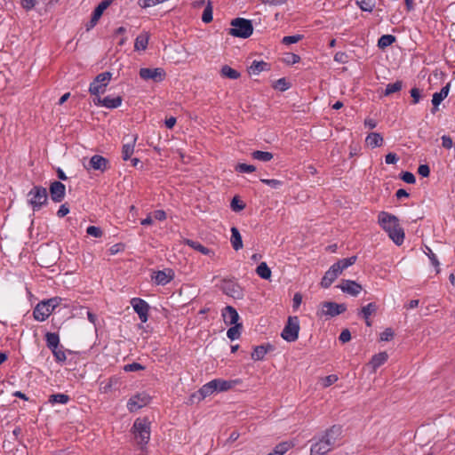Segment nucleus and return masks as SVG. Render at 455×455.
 Returning <instances> with one entry per match:
<instances>
[{
	"label": "nucleus",
	"mask_w": 455,
	"mask_h": 455,
	"mask_svg": "<svg viewBox=\"0 0 455 455\" xmlns=\"http://www.w3.org/2000/svg\"><path fill=\"white\" fill-rule=\"evenodd\" d=\"M342 435V427L334 425L328 428L324 433L318 437H315L314 443L311 445V455H325L331 451L338 441L340 440Z\"/></svg>",
	"instance_id": "nucleus-1"
},
{
	"label": "nucleus",
	"mask_w": 455,
	"mask_h": 455,
	"mask_svg": "<svg viewBox=\"0 0 455 455\" xmlns=\"http://www.w3.org/2000/svg\"><path fill=\"white\" fill-rule=\"evenodd\" d=\"M378 222L395 244L401 245L403 243L404 232L399 224L397 217L391 213L381 212L378 216Z\"/></svg>",
	"instance_id": "nucleus-2"
},
{
	"label": "nucleus",
	"mask_w": 455,
	"mask_h": 455,
	"mask_svg": "<svg viewBox=\"0 0 455 455\" xmlns=\"http://www.w3.org/2000/svg\"><path fill=\"white\" fill-rule=\"evenodd\" d=\"M230 24L232 28L228 29V35L232 36L248 38L253 32V26L250 20L235 18Z\"/></svg>",
	"instance_id": "nucleus-3"
},
{
	"label": "nucleus",
	"mask_w": 455,
	"mask_h": 455,
	"mask_svg": "<svg viewBox=\"0 0 455 455\" xmlns=\"http://www.w3.org/2000/svg\"><path fill=\"white\" fill-rule=\"evenodd\" d=\"M28 204L34 212L39 211L48 202V193L45 188L35 186L28 194Z\"/></svg>",
	"instance_id": "nucleus-4"
},
{
	"label": "nucleus",
	"mask_w": 455,
	"mask_h": 455,
	"mask_svg": "<svg viewBox=\"0 0 455 455\" xmlns=\"http://www.w3.org/2000/svg\"><path fill=\"white\" fill-rule=\"evenodd\" d=\"M150 423L147 419H137L133 423V434L137 443L145 445L150 439Z\"/></svg>",
	"instance_id": "nucleus-5"
},
{
	"label": "nucleus",
	"mask_w": 455,
	"mask_h": 455,
	"mask_svg": "<svg viewBox=\"0 0 455 455\" xmlns=\"http://www.w3.org/2000/svg\"><path fill=\"white\" fill-rule=\"evenodd\" d=\"M299 322L298 316H289L287 323L282 331L281 337L288 341L294 342L299 338Z\"/></svg>",
	"instance_id": "nucleus-6"
},
{
	"label": "nucleus",
	"mask_w": 455,
	"mask_h": 455,
	"mask_svg": "<svg viewBox=\"0 0 455 455\" xmlns=\"http://www.w3.org/2000/svg\"><path fill=\"white\" fill-rule=\"evenodd\" d=\"M112 77V74L110 72H103L99 74L93 82L90 84L89 92L93 94L99 96V94L103 93L108 86L110 79Z\"/></svg>",
	"instance_id": "nucleus-7"
},
{
	"label": "nucleus",
	"mask_w": 455,
	"mask_h": 455,
	"mask_svg": "<svg viewBox=\"0 0 455 455\" xmlns=\"http://www.w3.org/2000/svg\"><path fill=\"white\" fill-rule=\"evenodd\" d=\"M320 307L321 308L318 312L320 316L334 317L347 310L346 304H338L331 301L323 302Z\"/></svg>",
	"instance_id": "nucleus-8"
},
{
	"label": "nucleus",
	"mask_w": 455,
	"mask_h": 455,
	"mask_svg": "<svg viewBox=\"0 0 455 455\" xmlns=\"http://www.w3.org/2000/svg\"><path fill=\"white\" fill-rule=\"evenodd\" d=\"M140 76L146 81L152 80L155 83H159L165 78L166 73L162 68H142L140 69Z\"/></svg>",
	"instance_id": "nucleus-9"
},
{
	"label": "nucleus",
	"mask_w": 455,
	"mask_h": 455,
	"mask_svg": "<svg viewBox=\"0 0 455 455\" xmlns=\"http://www.w3.org/2000/svg\"><path fill=\"white\" fill-rule=\"evenodd\" d=\"M220 290L228 296L234 299H242L243 291L241 287L232 280H224L220 284Z\"/></svg>",
	"instance_id": "nucleus-10"
},
{
	"label": "nucleus",
	"mask_w": 455,
	"mask_h": 455,
	"mask_svg": "<svg viewBox=\"0 0 455 455\" xmlns=\"http://www.w3.org/2000/svg\"><path fill=\"white\" fill-rule=\"evenodd\" d=\"M131 305L132 306L134 311L138 314L140 321L142 323H146L148 317V304L142 299L133 298L131 300Z\"/></svg>",
	"instance_id": "nucleus-11"
},
{
	"label": "nucleus",
	"mask_w": 455,
	"mask_h": 455,
	"mask_svg": "<svg viewBox=\"0 0 455 455\" xmlns=\"http://www.w3.org/2000/svg\"><path fill=\"white\" fill-rule=\"evenodd\" d=\"M150 396L146 393H140L133 395L127 403V408L130 411H136L137 410L146 406L149 401Z\"/></svg>",
	"instance_id": "nucleus-12"
},
{
	"label": "nucleus",
	"mask_w": 455,
	"mask_h": 455,
	"mask_svg": "<svg viewBox=\"0 0 455 455\" xmlns=\"http://www.w3.org/2000/svg\"><path fill=\"white\" fill-rule=\"evenodd\" d=\"M339 266L338 264H333L324 274L323 277L321 281V286L324 289L329 288L331 283L337 279V277L341 274Z\"/></svg>",
	"instance_id": "nucleus-13"
},
{
	"label": "nucleus",
	"mask_w": 455,
	"mask_h": 455,
	"mask_svg": "<svg viewBox=\"0 0 455 455\" xmlns=\"http://www.w3.org/2000/svg\"><path fill=\"white\" fill-rule=\"evenodd\" d=\"M51 199L55 203H60L66 195V187L60 181H53L50 185Z\"/></svg>",
	"instance_id": "nucleus-14"
},
{
	"label": "nucleus",
	"mask_w": 455,
	"mask_h": 455,
	"mask_svg": "<svg viewBox=\"0 0 455 455\" xmlns=\"http://www.w3.org/2000/svg\"><path fill=\"white\" fill-rule=\"evenodd\" d=\"M338 288L354 297L357 296L363 290L361 284L352 280H342Z\"/></svg>",
	"instance_id": "nucleus-15"
},
{
	"label": "nucleus",
	"mask_w": 455,
	"mask_h": 455,
	"mask_svg": "<svg viewBox=\"0 0 455 455\" xmlns=\"http://www.w3.org/2000/svg\"><path fill=\"white\" fill-rule=\"evenodd\" d=\"M52 312V311L50 309L49 305H47L44 301H41L35 307L33 315L36 321L43 322L49 317Z\"/></svg>",
	"instance_id": "nucleus-16"
},
{
	"label": "nucleus",
	"mask_w": 455,
	"mask_h": 455,
	"mask_svg": "<svg viewBox=\"0 0 455 455\" xmlns=\"http://www.w3.org/2000/svg\"><path fill=\"white\" fill-rule=\"evenodd\" d=\"M222 317L223 321L227 325H235V323H239V315L235 307L231 306H227L222 310Z\"/></svg>",
	"instance_id": "nucleus-17"
},
{
	"label": "nucleus",
	"mask_w": 455,
	"mask_h": 455,
	"mask_svg": "<svg viewBox=\"0 0 455 455\" xmlns=\"http://www.w3.org/2000/svg\"><path fill=\"white\" fill-rule=\"evenodd\" d=\"M214 392H216V387H214L212 380L204 384L197 393H194L190 396V400L193 402L194 399H197L198 401H201L204 399L205 397L212 395Z\"/></svg>",
	"instance_id": "nucleus-18"
},
{
	"label": "nucleus",
	"mask_w": 455,
	"mask_h": 455,
	"mask_svg": "<svg viewBox=\"0 0 455 455\" xmlns=\"http://www.w3.org/2000/svg\"><path fill=\"white\" fill-rule=\"evenodd\" d=\"M126 142L123 146L122 155L124 160H128L133 154L137 135L127 136L124 138Z\"/></svg>",
	"instance_id": "nucleus-19"
},
{
	"label": "nucleus",
	"mask_w": 455,
	"mask_h": 455,
	"mask_svg": "<svg viewBox=\"0 0 455 455\" xmlns=\"http://www.w3.org/2000/svg\"><path fill=\"white\" fill-rule=\"evenodd\" d=\"M112 4V0H103L101 1L94 9L93 13L92 15L91 19V27H94L99 20L100 19L101 15L103 14L104 11Z\"/></svg>",
	"instance_id": "nucleus-20"
},
{
	"label": "nucleus",
	"mask_w": 455,
	"mask_h": 455,
	"mask_svg": "<svg viewBox=\"0 0 455 455\" xmlns=\"http://www.w3.org/2000/svg\"><path fill=\"white\" fill-rule=\"evenodd\" d=\"M174 274L172 269H165L155 273L153 278L158 285H165L173 279Z\"/></svg>",
	"instance_id": "nucleus-21"
},
{
	"label": "nucleus",
	"mask_w": 455,
	"mask_h": 455,
	"mask_svg": "<svg viewBox=\"0 0 455 455\" xmlns=\"http://www.w3.org/2000/svg\"><path fill=\"white\" fill-rule=\"evenodd\" d=\"M108 161L107 158L99 155H95L90 159L88 168L104 172L108 167Z\"/></svg>",
	"instance_id": "nucleus-22"
},
{
	"label": "nucleus",
	"mask_w": 455,
	"mask_h": 455,
	"mask_svg": "<svg viewBox=\"0 0 455 455\" xmlns=\"http://www.w3.org/2000/svg\"><path fill=\"white\" fill-rule=\"evenodd\" d=\"M450 92V84L443 86L439 92H435L432 98V104L435 108L441 104V102L448 96Z\"/></svg>",
	"instance_id": "nucleus-23"
},
{
	"label": "nucleus",
	"mask_w": 455,
	"mask_h": 455,
	"mask_svg": "<svg viewBox=\"0 0 455 455\" xmlns=\"http://www.w3.org/2000/svg\"><path fill=\"white\" fill-rule=\"evenodd\" d=\"M365 142L371 148L380 147L383 144V137L378 132H371L366 137Z\"/></svg>",
	"instance_id": "nucleus-24"
},
{
	"label": "nucleus",
	"mask_w": 455,
	"mask_h": 455,
	"mask_svg": "<svg viewBox=\"0 0 455 455\" xmlns=\"http://www.w3.org/2000/svg\"><path fill=\"white\" fill-rule=\"evenodd\" d=\"M230 241L234 250L238 251L243 248L242 236L239 230L235 227L231 228Z\"/></svg>",
	"instance_id": "nucleus-25"
},
{
	"label": "nucleus",
	"mask_w": 455,
	"mask_h": 455,
	"mask_svg": "<svg viewBox=\"0 0 455 455\" xmlns=\"http://www.w3.org/2000/svg\"><path fill=\"white\" fill-rule=\"evenodd\" d=\"M149 40V34L148 32L140 33L135 39L134 48L137 51L145 50L148 46Z\"/></svg>",
	"instance_id": "nucleus-26"
},
{
	"label": "nucleus",
	"mask_w": 455,
	"mask_h": 455,
	"mask_svg": "<svg viewBox=\"0 0 455 455\" xmlns=\"http://www.w3.org/2000/svg\"><path fill=\"white\" fill-rule=\"evenodd\" d=\"M214 387H216V391H228L232 388L235 385V381L231 380H224L221 379H215L212 380Z\"/></svg>",
	"instance_id": "nucleus-27"
},
{
	"label": "nucleus",
	"mask_w": 455,
	"mask_h": 455,
	"mask_svg": "<svg viewBox=\"0 0 455 455\" xmlns=\"http://www.w3.org/2000/svg\"><path fill=\"white\" fill-rule=\"evenodd\" d=\"M123 99L121 96L112 98L107 96L102 99V106L107 108H116L122 104Z\"/></svg>",
	"instance_id": "nucleus-28"
},
{
	"label": "nucleus",
	"mask_w": 455,
	"mask_h": 455,
	"mask_svg": "<svg viewBox=\"0 0 455 455\" xmlns=\"http://www.w3.org/2000/svg\"><path fill=\"white\" fill-rule=\"evenodd\" d=\"M45 341L48 348L51 350L60 347V337L55 332H47L45 334Z\"/></svg>",
	"instance_id": "nucleus-29"
},
{
	"label": "nucleus",
	"mask_w": 455,
	"mask_h": 455,
	"mask_svg": "<svg viewBox=\"0 0 455 455\" xmlns=\"http://www.w3.org/2000/svg\"><path fill=\"white\" fill-rule=\"evenodd\" d=\"M378 310V306L374 302H371L366 306L363 307L361 310L358 312L359 315H362L365 320L369 319V317L375 314Z\"/></svg>",
	"instance_id": "nucleus-30"
},
{
	"label": "nucleus",
	"mask_w": 455,
	"mask_h": 455,
	"mask_svg": "<svg viewBox=\"0 0 455 455\" xmlns=\"http://www.w3.org/2000/svg\"><path fill=\"white\" fill-rule=\"evenodd\" d=\"M388 358V355L386 352L379 353L372 356L371 360V365L374 370L384 364Z\"/></svg>",
	"instance_id": "nucleus-31"
},
{
	"label": "nucleus",
	"mask_w": 455,
	"mask_h": 455,
	"mask_svg": "<svg viewBox=\"0 0 455 455\" xmlns=\"http://www.w3.org/2000/svg\"><path fill=\"white\" fill-rule=\"evenodd\" d=\"M185 243L188 244L189 247L193 248L194 250L198 251L202 254L209 255L212 252L210 249L206 248L197 241L186 239Z\"/></svg>",
	"instance_id": "nucleus-32"
},
{
	"label": "nucleus",
	"mask_w": 455,
	"mask_h": 455,
	"mask_svg": "<svg viewBox=\"0 0 455 455\" xmlns=\"http://www.w3.org/2000/svg\"><path fill=\"white\" fill-rule=\"evenodd\" d=\"M220 74L222 76L230 79H237L240 77V73L228 65L221 68Z\"/></svg>",
	"instance_id": "nucleus-33"
},
{
	"label": "nucleus",
	"mask_w": 455,
	"mask_h": 455,
	"mask_svg": "<svg viewBox=\"0 0 455 455\" xmlns=\"http://www.w3.org/2000/svg\"><path fill=\"white\" fill-rule=\"evenodd\" d=\"M70 398L65 394H53L49 396V403L52 404L61 403L66 404L69 402Z\"/></svg>",
	"instance_id": "nucleus-34"
},
{
	"label": "nucleus",
	"mask_w": 455,
	"mask_h": 455,
	"mask_svg": "<svg viewBox=\"0 0 455 455\" xmlns=\"http://www.w3.org/2000/svg\"><path fill=\"white\" fill-rule=\"evenodd\" d=\"M251 156L253 159L261 161V162H268L273 159V154L267 151H259L256 150L251 153Z\"/></svg>",
	"instance_id": "nucleus-35"
},
{
	"label": "nucleus",
	"mask_w": 455,
	"mask_h": 455,
	"mask_svg": "<svg viewBox=\"0 0 455 455\" xmlns=\"http://www.w3.org/2000/svg\"><path fill=\"white\" fill-rule=\"evenodd\" d=\"M256 273L263 279H268L271 276V270L265 262H261L257 267Z\"/></svg>",
	"instance_id": "nucleus-36"
},
{
	"label": "nucleus",
	"mask_w": 455,
	"mask_h": 455,
	"mask_svg": "<svg viewBox=\"0 0 455 455\" xmlns=\"http://www.w3.org/2000/svg\"><path fill=\"white\" fill-rule=\"evenodd\" d=\"M267 67V63L264 61L254 60L250 67V72L253 75H258L261 71L265 70Z\"/></svg>",
	"instance_id": "nucleus-37"
},
{
	"label": "nucleus",
	"mask_w": 455,
	"mask_h": 455,
	"mask_svg": "<svg viewBox=\"0 0 455 455\" xmlns=\"http://www.w3.org/2000/svg\"><path fill=\"white\" fill-rule=\"evenodd\" d=\"M52 352L55 357L56 362L62 363L67 360L66 350L62 346L56 347V349H52Z\"/></svg>",
	"instance_id": "nucleus-38"
},
{
	"label": "nucleus",
	"mask_w": 455,
	"mask_h": 455,
	"mask_svg": "<svg viewBox=\"0 0 455 455\" xmlns=\"http://www.w3.org/2000/svg\"><path fill=\"white\" fill-rule=\"evenodd\" d=\"M242 329V323H235V325L230 327L228 330L227 336L231 339L235 340L240 337V331Z\"/></svg>",
	"instance_id": "nucleus-39"
},
{
	"label": "nucleus",
	"mask_w": 455,
	"mask_h": 455,
	"mask_svg": "<svg viewBox=\"0 0 455 455\" xmlns=\"http://www.w3.org/2000/svg\"><path fill=\"white\" fill-rule=\"evenodd\" d=\"M402 87H403L402 81H396L394 84H388L386 87L384 95L388 96L392 93L397 92L401 91Z\"/></svg>",
	"instance_id": "nucleus-40"
},
{
	"label": "nucleus",
	"mask_w": 455,
	"mask_h": 455,
	"mask_svg": "<svg viewBox=\"0 0 455 455\" xmlns=\"http://www.w3.org/2000/svg\"><path fill=\"white\" fill-rule=\"evenodd\" d=\"M356 259H357L356 256H352V257H349L347 259H339L335 264H338L339 266L340 271L343 272V270H345L348 267L354 265L355 263Z\"/></svg>",
	"instance_id": "nucleus-41"
},
{
	"label": "nucleus",
	"mask_w": 455,
	"mask_h": 455,
	"mask_svg": "<svg viewBox=\"0 0 455 455\" xmlns=\"http://www.w3.org/2000/svg\"><path fill=\"white\" fill-rule=\"evenodd\" d=\"M395 41V37L392 35H384L382 36L378 42V46L379 48H386L391 45Z\"/></svg>",
	"instance_id": "nucleus-42"
},
{
	"label": "nucleus",
	"mask_w": 455,
	"mask_h": 455,
	"mask_svg": "<svg viewBox=\"0 0 455 455\" xmlns=\"http://www.w3.org/2000/svg\"><path fill=\"white\" fill-rule=\"evenodd\" d=\"M267 354V349L263 346H257L251 353V358L255 361L262 360Z\"/></svg>",
	"instance_id": "nucleus-43"
},
{
	"label": "nucleus",
	"mask_w": 455,
	"mask_h": 455,
	"mask_svg": "<svg viewBox=\"0 0 455 455\" xmlns=\"http://www.w3.org/2000/svg\"><path fill=\"white\" fill-rule=\"evenodd\" d=\"M338 380V376L335 374H331L326 377H323L319 379V383L322 387L325 388L332 385Z\"/></svg>",
	"instance_id": "nucleus-44"
},
{
	"label": "nucleus",
	"mask_w": 455,
	"mask_h": 455,
	"mask_svg": "<svg viewBox=\"0 0 455 455\" xmlns=\"http://www.w3.org/2000/svg\"><path fill=\"white\" fill-rule=\"evenodd\" d=\"M356 4L364 12H371L375 6V0H356Z\"/></svg>",
	"instance_id": "nucleus-45"
},
{
	"label": "nucleus",
	"mask_w": 455,
	"mask_h": 455,
	"mask_svg": "<svg viewBox=\"0 0 455 455\" xmlns=\"http://www.w3.org/2000/svg\"><path fill=\"white\" fill-rule=\"evenodd\" d=\"M202 20L204 23H210L212 20V6L210 2L204 10Z\"/></svg>",
	"instance_id": "nucleus-46"
},
{
	"label": "nucleus",
	"mask_w": 455,
	"mask_h": 455,
	"mask_svg": "<svg viewBox=\"0 0 455 455\" xmlns=\"http://www.w3.org/2000/svg\"><path fill=\"white\" fill-rule=\"evenodd\" d=\"M230 206L234 212H240L245 208V204L239 200L238 196L232 199Z\"/></svg>",
	"instance_id": "nucleus-47"
},
{
	"label": "nucleus",
	"mask_w": 455,
	"mask_h": 455,
	"mask_svg": "<svg viewBox=\"0 0 455 455\" xmlns=\"http://www.w3.org/2000/svg\"><path fill=\"white\" fill-rule=\"evenodd\" d=\"M425 253L428 256L431 263L433 264V266H435L437 269H436V273H439V261L435 256V254L431 251V249L429 247H426V251H425Z\"/></svg>",
	"instance_id": "nucleus-48"
},
{
	"label": "nucleus",
	"mask_w": 455,
	"mask_h": 455,
	"mask_svg": "<svg viewBox=\"0 0 455 455\" xmlns=\"http://www.w3.org/2000/svg\"><path fill=\"white\" fill-rule=\"evenodd\" d=\"M164 2H165V0H139L138 4L141 8H148L151 6H155L158 4H162Z\"/></svg>",
	"instance_id": "nucleus-49"
},
{
	"label": "nucleus",
	"mask_w": 455,
	"mask_h": 455,
	"mask_svg": "<svg viewBox=\"0 0 455 455\" xmlns=\"http://www.w3.org/2000/svg\"><path fill=\"white\" fill-rule=\"evenodd\" d=\"M256 170V167L251 164H238L235 166V171L238 172H252Z\"/></svg>",
	"instance_id": "nucleus-50"
},
{
	"label": "nucleus",
	"mask_w": 455,
	"mask_h": 455,
	"mask_svg": "<svg viewBox=\"0 0 455 455\" xmlns=\"http://www.w3.org/2000/svg\"><path fill=\"white\" fill-rule=\"evenodd\" d=\"M302 37H303V36H301V35L287 36L283 38L282 42H283V44L289 45L291 44L298 43L299 41H300L302 39Z\"/></svg>",
	"instance_id": "nucleus-51"
},
{
	"label": "nucleus",
	"mask_w": 455,
	"mask_h": 455,
	"mask_svg": "<svg viewBox=\"0 0 455 455\" xmlns=\"http://www.w3.org/2000/svg\"><path fill=\"white\" fill-rule=\"evenodd\" d=\"M144 369H145V367L139 363H129V364L124 365V370L125 371H141Z\"/></svg>",
	"instance_id": "nucleus-52"
},
{
	"label": "nucleus",
	"mask_w": 455,
	"mask_h": 455,
	"mask_svg": "<svg viewBox=\"0 0 455 455\" xmlns=\"http://www.w3.org/2000/svg\"><path fill=\"white\" fill-rule=\"evenodd\" d=\"M86 233L93 237H100L102 235L101 229L95 226L88 227L86 229Z\"/></svg>",
	"instance_id": "nucleus-53"
},
{
	"label": "nucleus",
	"mask_w": 455,
	"mask_h": 455,
	"mask_svg": "<svg viewBox=\"0 0 455 455\" xmlns=\"http://www.w3.org/2000/svg\"><path fill=\"white\" fill-rule=\"evenodd\" d=\"M62 299L60 298V297H53V298H51L47 300H44V302L49 305V307L52 311L54 310L55 307H57L60 302H61Z\"/></svg>",
	"instance_id": "nucleus-54"
},
{
	"label": "nucleus",
	"mask_w": 455,
	"mask_h": 455,
	"mask_svg": "<svg viewBox=\"0 0 455 455\" xmlns=\"http://www.w3.org/2000/svg\"><path fill=\"white\" fill-rule=\"evenodd\" d=\"M260 181L273 188H278L282 185V181L275 179H261Z\"/></svg>",
	"instance_id": "nucleus-55"
},
{
	"label": "nucleus",
	"mask_w": 455,
	"mask_h": 455,
	"mask_svg": "<svg viewBox=\"0 0 455 455\" xmlns=\"http://www.w3.org/2000/svg\"><path fill=\"white\" fill-rule=\"evenodd\" d=\"M394 331L391 328H387L383 332L380 334V339L382 341H388L394 338Z\"/></svg>",
	"instance_id": "nucleus-56"
},
{
	"label": "nucleus",
	"mask_w": 455,
	"mask_h": 455,
	"mask_svg": "<svg viewBox=\"0 0 455 455\" xmlns=\"http://www.w3.org/2000/svg\"><path fill=\"white\" fill-rule=\"evenodd\" d=\"M401 179L408 184H414L416 181L414 174L409 172H403Z\"/></svg>",
	"instance_id": "nucleus-57"
},
{
	"label": "nucleus",
	"mask_w": 455,
	"mask_h": 455,
	"mask_svg": "<svg viewBox=\"0 0 455 455\" xmlns=\"http://www.w3.org/2000/svg\"><path fill=\"white\" fill-rule=\"evenodd\" d=\"M275 87L280 89L281 91H286L289 89L290 85L285 78H280L275 82Z\"/></svg>",
	"instance_id": "nucleus-58"
},
{
	"label": "nucleus",
	"mask_w": 455,
	"mask_h": 455,
	"mask_svg": "<svg viewBox=\"0 0 455 455\" xmlns=\"http://www.w3.org/2000/svg\"><path fill=\"white\" fill-rule=\"evenodd\" d=\"M410 93L412 98V104L415 105V104L419 103V101L420 100V91L418 88H412L410 91Z\"/></svg>",
	"instance_id": "nucleus-59"
},
{
	"label": "nucleus",
	"mask_w": 455,
	"mask_h": 455,
	"mask_svg": "<svg viewBox=\"0 0 455 455\" xmlns=\"http://www.w3.org/2000/svg\"><path fill=\"white\" fill-rule=\"evenodd\" d=\"M418 173L422 177H428L430 174V168L427 164H420L418 168Z\"/></svg>",
	"instance_id": "nucleus-60"
},
{
	"label": "nucleus",
	"mask_w": 455,
	"mask_h": 455,
	"mask_svg": "<svg viewBox=\"0 0 455 455\" xmlns=\"http://www.w3.org/2000/svg\"><path fill=\"white\" fill-rule=\"evenodd\" d=\"M302 302V295L299 292H297L293 296L292 299V307L294 310H297Z\"/></svg>",
	"instance_id": "nucleus-61"
},
{
	"label": "nucleus",
	"mask_w": 455,
	"mask_h": 455,
	"mask_svg": "<svg viewBox=\"0 0 455 455\" xmlns=\"http://www.w3.org/2000/svg\"><path fill=\"white\" fill-rule=\"evenodd\" d=\"M339 340L342 342V343H346V342H348L350 339H351V333L349 331L348 329H344L339 337Z\"/></svg>",
	"instance_id": "nucleus-62"
},
{
	"label": "nucleus",
	"mask_w": 455,
	"mask_h": 455,
	"mask_svg": "<svg viewBox=\"0 0 455 455\" xmlns=\"http://www.w3.org/2000/svg\"><path fill=\"white\" fill-rule=\"evenodd\" d=\"M453 145L452 139L448 135L442 136V146L445 148H451Z\"/></svg>",
	"instance_id": "nucleus-63"
},
{
	"label": "nucleus",
	"mask_w": 455,
	"mask_h": 455,
	"mask_svg": "<svg viewBox=\"0 0 455 455\" xmlns=\"http://www.w3.org/2000/svg\"><path fill=\"white\" fill-rule=\"evenodd\" d=\"M386 164H394L398 161V156L395 153H388L385 156Z\"/></svg>",
	"instance_id": "nucleus-64"
}]
</instances>
